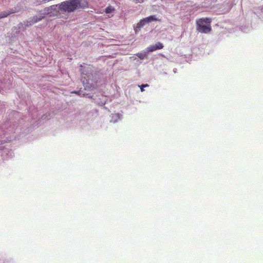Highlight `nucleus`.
<instances>
[{"mask_svg":"<svg viewBox=\"0 0 263 263\" xmlns=\"http://www.w3.org/2000/svg\"><path fill=\"white\" fill-rule=\"evenodd\" d=\"M0 151H1V153L2 156L5 159L12 158L14 156L13 151L11 149L5 147L1 146Z\"/></svg>","mask_w":263,"mask_h":263,"instance_id":"obj_7","label":"nucleus"},{"mask_svg":"<svg viewBox=\"0 0 263 263\" xmlns=\"http://www.w3.org/2000/svg\"><path fill=\"white\" fill-rule=\"evenodd\" d=\"M12 30L13 35L14 37L20 33L21 30H19V28H17V27H13Z\"/></svg>","mask_w":263,"mask_h":263,"instance_id":"obj_12","label":"nucleus"},{"mask_svg":"<svg viewBox=\"0 0 263 263\" xmlns=\"http://www.w3.org/2000/svg\"><path fill=\"white\" fill-rule=\"evenodd\" d=\"M43 18L42 15L39 13L38 15L33 16L29 18L28 20L24 21L25 28L29 27L36 23L37 22L41 21Z\"/></svg>","mask_w":263,"mask_h":263,"instance_id":"obj_6","label":"nucleus"},{"mask_svg":"<svg viewBox=\"0 0 263 263\" xmlns=\"http://www.w3.org/2000/svg\"><path fill=\"white\" fill-rule=\"evenodd\" d=\"M173 71H174V72H176V69H174L173 70Z\"/></svg>","mask_w":263,"mask_h":263,"instance_id":"obj_18","label":"nucleus"},{"mask_svg":"<svg viewBox=\"0 0 263 263\" xmlns=\"http://www.w3.org/2000/svg\"><path fill=\"white\" fill-rule=\"evenodd\" d=\"M111 119L110 120V122L116 123H117L119 121H120L123 118V114L122 112H117V113H114L111 114Z\"/></svg>","mask_w":263,"mask_h":263,"instance_id":"obj_9","label":"nucleus"},{"mask_svg":"<svg viewBox=\"0 0 263 263\" xmlns=\"http://www.w3.org/2000/svg\"><path fill=\"white\" fill-rule=\"evenodd\" d=\"M17 28H19V30H21V29H23V30H25L26 28H25V26H24V22L23 23H19L17 26Z\"/></svg>","mask_w":263,"mask_h":263,"instance_id":"obj_13","label":"nucleus"},{"mask_svg":"<svg viewBox=\"0 0 263 263\" xmlns=\"http://www.w3.org/2000/svg\"><path fill=\"white\" fill-rule=\"evenodd\" d=\"M42 119L43 120L48 119H49L48 115H47V114H44V115H43L42 116Z\"/></svg>","mask_w":263,"mask_h":263,"instance_id":"obj_16","label":"nucleus"},{"mask_svg":"<svg viewBox=\"0 0 263 263\" xmlns=\"http://www.w3.org/2000/svg\"><path fill=\"white\" fill-rule=\"evenodd\" d=\"M81 81L84 86V89L80 88L79 90H73L70 93L76 94L80 97L93 99L97 88L100 77L98 72L95 70L93 67L89 65L81 69Z\"/></svg>","mask_w":263,"mask_h":263,"instance_id":"obj_2","label":"nucleus"},{"mask_svg":"<svg viewBox=\"0 0 263 263\" xmlns=\"http://www.w3.org/2000/svg\"><path fill=\"white\" fill-rule=\"evenodd\" d=\"M148 85L147 84H142L140 86H139V87L140 88V89H141V91L142 92L144 91V88L146 87H148Z\"/></svg>","mask_w":263,"mask_h":263,"instance_id":"obj_14","label":"nucleus"},{"mask_svg":"<svg viewBox=\"0 0 263 263\" xmlns=\"http://www.w3.org/2000/svg\"><path fill=\"white\" fill-rule=\"evenodd\" d=\"M88 8L87 0H67L41 10L40 14L42 15L43 18L54 17L59 16L61 13L70 14Z\"/></svg>","mask_w":263,"mask_h":263,"instance_id":"obj_1","label":"nucleus"},{"mask_svg":"<svg viewBox=\"0 0 263 263\" xmlns=\"http://www.w3.org/2000/svg\"><path fill=\"white\" fill-rule=\"evenodd\" d=\"M115 11V8L110 5L108 6L104 10V12L106 14L111 13Z\"/></svg>","mask_w":263,"mask_h":263,"instance_id":"obj_11","label":"nucleus"},{"mask_svg":"<svg viewBox=\"0 0 263 263\" xmlns=\"http://www.w3.org/2000/svg\"><path fill=\"white\" fill-rule=\"evenodd\" d=\"M164 46L161 42H157L155 45H150L147 47L145 50L147 52H152L157 50L161 49L163 48Z\"/></svg>","mask_w":263,"mask_h":263,"instance_id":"obj_8","label":"nucleus"},{"mask_svg":"<svg viewBox=\"0 0 263 263\" xmlns=\"http://www.w3.org/2000/svg\"><path fill=\"white\" fill-rule=\"evenodd\" d=\"M211 18L209 17L201 18L197 20V30L203 33H208L211 30Z\"/></svg>","mask_w":263,"mask_h":263,"instance_id":"obj_3","label":"nucleus"},{"mask_svg":"<svg viewBox=\"0 0 263 263\" xmlns=\"http://www.w3.org/2000/svg\"><path fill=\"white\" fill-rule=\"evenodd\" d=\"M25 10V7L21 3H18L13 8L6 11L0 12L2 18H5L12 14L22 12Z\"/></svg>","mask_w":263,"mask_h":263,"instance_id":"obj_5","label":"nucleus"},{"mask_svg":"<svg viewBox=\"0 0 263 263\" xmlns=\"http://www.w3.org/2000/svg\"><path fill=\"white\" fill-rule=\"evenodd\" d=\"M14 127H15V126H14H14H13V127H10V128L11 129H9V131H6V132H5V133H8L9 132L10 133H11V132H13V130H14V131H15L16 130H17V129H18V127H16L15 129H14Z\"/></svg>","mask_w":263,"mask_h":263,"instance_id":"obj_15","label":"nucleus"},{"mask_svg":"<svg viewBox=\"0 0 263 263\" xmlns=\"http://www.w3.org/2000/svg\"><path fill=\"white\" fill-rule=\"evenodd\" d=\"M160 20L156 17L155 15H151L147 17L141 19L136 26H134V29L136 34H137L141 29L147 24L153 22L160 21Z\"/></svg>","mask_w":263,"mask_h":263,"instance_id":"obj_4","label":"nucleus"},{"mask_svg":"<svg viewBox=\"0 0 263 263\" xmlns=\"http://www.w3.org/2000/svg\"><path fill=\"white\" fill-rule=\"evenodd\" d=\"M29 116H31L32 119H34L36 117V115H34L33 114H31L30 112H29Z\"/></svg>","mask_w":263,"mask_h":263,"instance_id":"obj_17","label":"nucleus"},{"mask_svg":"<svg viewBox=\"0 0 263 263\" xmlns=\"http://www.w3.org/2000/svg\"><path fill=\"white\" fill-rule=\"evenodd\" d=\"M148 53V52H147L145 50L142 52L137 53L135 54V55L138 57L140 60H143L147 57Z\"/></svg>","mask_w":263,"mask_h":263,"instance_id":"obj_10","label":"nucleus"}]
</instances>
